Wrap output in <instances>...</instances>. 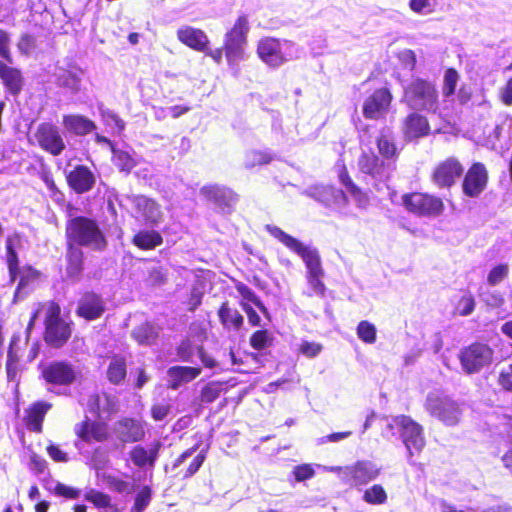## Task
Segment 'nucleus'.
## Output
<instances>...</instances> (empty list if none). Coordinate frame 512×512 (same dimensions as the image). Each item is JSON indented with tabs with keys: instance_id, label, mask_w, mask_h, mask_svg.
I'll list each match as a JSON object with an SVG mask.
<instances>
[{
	"instance_id": "9",
	"label": "nucleus",
	"mask_w": 512,
	"mask_h": 512,
	"mask_svg": "<svg viewBox=\"0 0 512 512\" xmlns=\"http://www.w3.org/2000/svg\"><path fill=\"white\" fill-rule=\"evenodd\" d=\"M402 201L408 211L421 216H438L444 209L440 198L423 193L406 194Z\"/></svg>"
},
{
	"instance_id": "46",
	"label": "nucleus",
	"mask_w": 512,
	"mask_h": 512,
	"mask_svg": "<svg viewBox=\"0 0 512 512\" xmlns=\"http://www.w3.org/2000/svg\"><path fill=\"white\" fill-rule=\"evenodd\" d=\"M237 291L244 300L253 303L265 316H268V310L259 299V297L245 284L237 285Z\"/></svg>"
},
{
	"instance_id": "59",
	"label": "nucleus",
	"mask_w": 512,
	"mask_h": 512,
	"mask_svg": "<svg viewBox=\"0 0 512 512\" xmlns=\"http://www.w3.org/2000/svg\"><path fill=\"white\" fill-rule=\"evenodd\" d=\"M0 57H2L10 64L13 62V58L10 52V36L3 29H0Z\"/></svg>"
},
{
	"instance_id": "41",
	"label": "nucleus",
	"mask_w": 512,
	"mask_h": 512,
	"mask_svg": "<svg viewBox=\"0 0 512 512\" xmlns=\"http://www.w3.org/2000/svg\"><path fill=\"white\" fill-rule=\"evenodd\" d=\"M113 163L121 171L129 172L135 166L136 162L133 157L126 151L113 149Z\"/></svg>"
},
{
	"instance_id": "15",
	"label": "nucleus",
	"mask_w": 512,
	"mask_h": 512,
	"mask_svg": "<svg viewBox=\"0 0 512 512\" xmlns=\"http://www.w3.org/2000/svg\"><path fill=\"white\" fill-rule=\"evenodd\" d=\"M488 174L481 163L473 164L465 175L462 187L465 195L477 197L486 188Z\"/></svg>"
},
{
	"instance_id": "35",
	"label": "nucleus",
	"mask_w": 512,
	"mask_h": 512,
	"mask_svg": "<svg viewBox=\"0 0 512 512\" xmlns=\"http://www.w3.org/2000/svg\"><path fill=\"white\" fill-rule=\"evenodd\" d=\"M67 275L70 278L77 279L82 272L83 251L80 247L68 244L67 251Z\"/></svg>"
},
{
	"instance_id": "63",
	"label": "nucleus",
	"mask_w": 512,
	"mask_h": 512,
	"mask_svg": "<svg viewBox=\"0 0 512 512\" xmlns=\"http://www.w3.org/2000/svg\"><path fill=\"white\" fill-rule=\"evenodd\" d=\"M322 345L316 342L303 341L300 345V352L308 358L316 357L322 351Z\"/></svg>"
},
{
	"instance_id": "26",
	"label": "nucleus",
	"mask_w": 512,
	"mask_h": 512,
	"mask_svg": "<svg viewBox=\"0 0 512 512\" xmlns=\"http://www.w3.org/2000/svg\"><path fill=\"white\" fill-rule=\"evenodd\" d=\"M88 408L99 418H107L117 410V400L106 393L93 394L89 397Z\"/></svg>"
},
{
	"instance_id": "17",
	"label": "nucleus",
	"mask_w": 512,
	"mask_h": 512,
	"mask_svg": "<svg viewBox=\"0 0 512 512\" xmlns=\"http://www.w3.org/2000/svg\"><path fill=\"white\" fill-rule=\"evenodd\" d=\"M463 167L455 158L441 162L433 172V182L438 187H450L462 175Z\"/></svg>"
},
{
	"instance_id": "14",
	"label": "nucleus",
	"mask_w": 512,
	"mask_h": 512,
	"mask_svg": "<svg viewBox=\"0 0 512 512\" xmlns=\"http://www.w3.org/2000/svg\"><path fill=\"white\" fill-rule=\"evenodd\" d=\"M43 379L52 385H70L76 378V373L71 365L66 362L56 361L42 367Z\"/></svg>"
},
{
	"instance_id": "58",
	"label": "nucleus",
	"mask_w": 512,
	"mask_h": 512,
	"mask_svg": "<svg viewBox=\"0 0 512 512\" xmlns=\"http://www.w3.org/2000/svg\"><path fill=\"white\" fill-rule=\"evenodd\" d=\"M167 281V276L164 270L160 267L152 268L149 271V275L146 279V282L149 286L157 287L165 284Z\"/></svg>"
},
{
	"instance_id": "27",
	"label": "nucleus",
	"mask_w": 512,
	"mask_h": 512,
	"mask_svg": "<svg viewBox=\"0 0 512 512\" xmlns=\"http://www.w3.org/2000/svg\"><path fill=\"white\" fill-rule=\"evenodd\" d=\"M180 42L197 51H206L209 39L204 31L190 26L182 27L177 31Z\"/></svg>"
},
{
	"instance_id": "2",
	"label": "nucleus",
	"mask_w": 512,
	"mask_h": 512,
	"mask_svg": "<svg viewBox=\"0 0 512 512\" xmlns=\"http://www.w3.org/2000/svg\"><path fill=\"white\" fill-rule=\"evenodd\" d=\"M67 243L75 246H85L92 250L102 251L107 246V240L98 224L87 217H74L66 224Z\"/></svg>"
},
{
	"instance_id": "38",
	"label": "nucleus",
	"mask_w": 512,
	"mask_h": 512,
	"mask_svg": "<svg viewBox=\"0 0 512 512\" xmlns=\"http://www.w3.org/2000/svg\"><path fill=\"white\" fill-rule=\"evenodd\" d=\"M379 153L388 161L397 156L394 136L390 130H382L377 138Z\"/></svg>"
},
{
	"instance_id": "37",
	"label": "nucleus",
	"mask_w": 512,
	"mask_h": 512,
	"mask_svg": "<svg viewBox=\"0 0 512 512\" xmlns=\"http://www.w3.org/2000/svg\"><path fill=\"white\" fill-rule=\"evenodd\" d=\"M221 324L226 329L234 328L240 329L243 325V316L238 310L231 308L227 303H223L218 311Z\"/></svg>"
},
{
	"instance_id": "60",
	"label": "nucleus",
	"mask_w": 512,
	"mask_h": 512,
	"mask_svg": "<svg viewBox=\"0 0 512 512\" xmlns=\"http://www.w3.org/2000/svg\"><path fill=\"white\" fill-rule=\"evenodd\" d=\"M101 115H102L104 122L107 125H109L113 128H116L119 132H121L124 129V127H125L124 121L113 111L108 110V109L102 110Z\"/></svg>"
},
{
	"instance_id": "44",
	"label": "nucleus",
	"mask_w": 512,
	"mask_h": 512,
	"mask_svg": "<svg viewBox=\"0 0 512 512\" xmlns=\"http://www.w3.org/2000/svg\"><path fill=\"white\" fill-rule=\"evenodd\" d=\"M357 336L367 344H373L376 341V327L374 324L363 320L357 326Z\"/></svg>"
},
{
	"instance_id": "51",
	"label": "nucleus",
	"mask_w": 512,
	"mask_h": 512,
	"mask_svg": "<svg viewBox=\"0 0 512 512\" xmlns=\"http://www.w3.org/2000/svg\"><path fill=\"white\" fill-rule=\"evenodd\" d=\"M6 372H7V378L9 381L17 382L18 381V374H19V368H18V359L14 352L12 351V348L8 351L7 355V362H6Z\"/></svg>"
},
{
	"instance_id": "52",
	"label": "nucleus",
	"mask_w": 512,
	"mask_h": 512,
	"mask_svg": "<svg viewBox=\"0 0 512 512\" xmlns=\"http://www.w3.org/2000/svg\"><path fill=\"white\" fill-rule=\"evenodd\" d=\"M324 274H307V282L309 287L313 291L314 294L323 297L325 295L326 286L322 281Z\"/></svg>"
},
{
	"instance_id": "13",
	"label": "nucleus",
	"mask_w": 512,
	"mask_h": 512,
	"mask_svg": "<svg viewBox=\"0 0 512 512\" xmlns=\"http://www.w3.org/2000/svg\"><path fill=\"white\" fill-rule=\"evenodd\" d=\"M392 98V94L388 88L375 90L364 102V116L368 119L384 117L389 110Z\"/></svg>"
},
{
	"instance_id": "61",
	"label": "nucleus",
	"mask_w": 512,
	"mask_h": 512,
	"mask_svg": "<svg viewBox=\"0 0 512 512\" xmlns=\"http://www.w3.org/2000/svg\"><path fill=\"white\" fill-rule=\"evenodd\" d=\"M193 345L189 339L182 340L177 347V356L184 362H193Z\"/></svg>"
},
{
	"instance_id": "12",
	"label": "nucleus",
	"mask_w": 512,
	"mask_h": 512,
	"mask_svg": "<svg viewBox=\"0 0 512 512\" xmlns=\"http://www.w3.org/2000/svg\"><path fill=\"white\" fill-rule=\"evenodd\" d=\"M35 137L42 149L55 156L61 154L66 147L58 127L51 123L40 124Z\"/></svg>"
},
{
	"instance_id": "6",
	"label": "nucleus",
	"mask_w": 512,
	"mask_h": 512,
	"mask_svg": "<svg viewBox=\"0 0 512 512\" xmlns=\"http://www.w3.org/2000/svg\"><path fill=\"white\" fill-rule=\"evenodd\" d=\"M250 25L247 16H239L233 27L224 36V52L230 66L237 65L245 59V49Z\"/></svg>"
},
{
	"instance_id": "30",
	"label": "nucleus",
	"mask_w": 512,
	"mask_h": 512,
	"mask_svg": "<svg viewBox=\"0 0 512 512\" xmlns=\"http://www.w3.org/2000/svg\"><path fill=\"white\" fill-rule=\"evenodd\" d=\"M0 78L11 94L17 95L22 90L23 77L20 70L3 61H0Z\"/></svg>"
},
{
	"instance_id": "25",
	"label": "nucleus",
	"mask_w": 512,
	"mask_h": 512,
	"mask_svg": "<svg viewBox=\"0 0 512 512\" xmlns=\"http://www.w3.org/2000/svg\"><path fill=\"white\" fill-rule=\"evenodd\" d=\"M69 186L77 193L89 191L94 183L93 173L85 166H77L67 175Z\"/></svg>"
},
{
	"instance_id": "32",
	"label": "nucleus",
	"mask_w": 512,
	"mask_h": 512,
	"mask_svg": "<svg viewBox=\"0 0 512 512\" xmlns=\"http://www.w3.org/2000/svg\"><path fill=\"white\" fill-rule=\"evenodd\" d=\"M50 408L51 405L46 402H37L33 404L27 410V415L25 418L28 429L35 432H40L44 417Z\"/></svg>"
},
{
	"instance_id": "50",
	"label": "nucleus",
	"mask_w": 512,
	"mask_h": 512,
	"mask_svg": "<svg viewBox=\"0 0 512 512\" xmlns=\"http://www.w3.org/2000/svg\"><path fill=\"white\" fill-rule=\"evenodd\" d=\"M85 499L87 501L92 502L96 507L98 508H107L111 503V499L109 495L104 494L102 492L96 491V490H89L85 494Z\"/></svg>"
},
{
	"instance_id": "42",
	"label": "nucleus",
	"mask_w": 512,
	"mask_h": 512,
	"mask_svg": "<svg viewBox=\"0 0 512 512\" xmlns=\"http://www.w3.org/2000/svg\"><path fill=\"white\" fill-rule=\"evenodd\" d=\"M363 499L369 504H383L387 500V494L381 485L375 484L364 492Z\"/></svg>"
},
{
	"instance_id": "34",
	"label": "nucleus",
	"mask_w": 512,
	"mask_h": 512,
	"mask_svg": "<svg viewBox=\"0 0 512 512\" xmlns=\"http://www.w3.org/2000/svg\"><path fill=\"white\" fill-rule=\"evenodd\" d=\"M131 335L140 345H152L158 338L159 328L150 322H145L135 327Z\"/></svg>"
},
{
	"instance_id": "28",
	"label": "nucleus",
	"mask_w": 512,
	"mask_h": 512,
	"mask_svg": "<svg viewBox=\"0 0 512 512\" xmlns=\"http://www.w3.org/2000/svg\"><path fill=\"white\" fill-rule=\"evenodd\" d=\"M201 373L200 368L186 367V366H173L167 371L169 376V387L171 389H178L181 385L189 383L194 380Z\"/></svg>"
},
{
	"instance_id": "57",
	"label": "nucleus",
	"mask_w": 512,
	"mask_h": 512,
	"mask_svg": "<svg viewBox=\"0 0 512 512\" xmlns=\"http://www.w3.org/2000/svg\"><path fill=\"white\" fill-rule=\"evenodd\" d=\"M347 193L351 195L359 208H366L369 202V198L367 194L362 192V190L354 183H348Z\"/></svg>"
},
{
	"instance_id": "11",
	"label": "nucleus",
	"mask_w": 512,
	"mask_h": 512,
	"mask_svg": "<svg viewBox=\"0 0 512 512\" xmlns=\"http://www.w3.org/2000/svg\"><path fill=\"white\" fill-rule=\"evenodd\" d=\"M394 423L401 428L403 442L408 450L409 458L414 453H419L425 446L422 426L405 415L395 417Z\"/></svg>"
},
{
	"instance_id": "43",
	"label": "nucleus",
	"mask_w": 512,
	"mask_h": 512,
	"mask_svg": "<svg viewBox=\"0 0 512 512\" xmlns=\"http://www.w3.org/2000/svg\"><path fill=\"white\" fill-rule=\"evenodd\" d=\"M18 275L20 276V280L15 291V298L20 297V294L26 289L30 282L39 277V272L31 267H27L23 270H19Z\"/></svg>"
},
{
	"instance_id": "48",
	"label": "nucleus",
	"mask_w": 512,
	"mask_h": 512,
	"mask_svg": "<svg viewBox=\"0 0 512 512\" xmlns=\"http://www.w3.org/2000/svg\"><path fill=\"white\" fill-rule=\"evenodd\" d=\"M151 501V490L149 487H143L136 495L132 512L144 511Z\"/></svg>"
},
{
	"instance_id": "54",
	"label": "nucleus",
	"mask_w": 512,
	"mask_h": 512,
	"mask_svg": "<svg viewBox=\"0 0 512 512\" xmlns=\"http://www.w3.org/2000/svg\"><path fill=\"white\" fill-rule=\"evenodd\" d=\"M220 392L221 386L218 383H209L201 391V401L212 403L219 397Z\"/></svg>"
},
{
	"instance_id": "19",
	"label": "nucleus",
	"mask_w": 512,
	"mask_h": 512,
	"mask_svg": "<svg viewBox=\"0 0 512 512\" xmlns=\"http://www.w3.org/2000/svg\"><path fill=\"white\" fill-rule=\"evenodd\" d=\"M200 193L224 212H228L237 201V195L231 189L218 185L204 186Z\"/></svg>"
},
{
	"instance_id": "49",
	"label": "nucleus",
	"mask_w": 512,
	"mask_h": 512,
	"mask_svg": "<svg viewBox=\"0 0 512 512\" xmlns=\"http://www.w3.org/2000/svg\"><path fill=\"white\" fill-rule=\"evenodd\" d=\"M271 340L272 338L267 330H259L252 334L250 344L254 349L261 350L268 347Z\"/></svg>"
},
{
	"instance_id": "22",
	"label": "nucleus",
	"mask_w": 512,
	"mask_h": 512,
	"mask_svg": "<svg viewBox=\"0 0 512 512\" xmlns=\"http://www.w3.org/2000/svg\"><path fill=\"white\" fill-rule=\"evenodd\" d=\"M115 434L122 442H137L143 439L145 430L143 425L135 419L124 418L115 424Z\"/></svg>"
},
{
	"instance_id": "29",
	"label": "nucleus",
	"mask_w": 512,
	"mask_h": 512,
	"mask_svg": "<svg viewBox=\"0 0 512 512\" xmlns=\"http://www.w3.org/2000/svg\"><path fill=\"white\" fill-rule=\"evenodd\" d=\"M75 432L79 438L86 442L92 440L101 442L107 438L106 427L99 422L84 421L76 425Z\"/></svg>"
},
{
	"instance_id": "8",
	"label": "nucleus",
	"mask_w": 512,
	"mask_h": 512,
	"mask_svg": "<svg viewBox=\"0 0 512 512\" xmlns=\"http://www.w3.org/2000/svg\"><path fill=\"white\" fill-rule=\"evenodd\" d=\"M459 359L465 373H478L481 369L491 364L493 350L487 344L474 343L461 350Z\"/></svg>"
},
{
	"instance_id": "21",
	"label": "nucleus",
	"mask_w": 512,
	"mask_h": 512,
	"mask_svg": "<svg viewBox=\"0 0 512 512\" xmlns=\"http://www.w3.org/2000/svg\"><path fill=\"white\" fill-rule=\"evenodd\" d=\"M105 311L103 299L92 292L85 293L79 301L77 314L87 320L100 318Z\"/></svg>"
},
{
	"instance_id": "39",
	"label": "nucleus",
	"mask_w": 512,
	"mask_h": 512,
	"mask_svg": "<svg viewBox=\"0 0 512 512\" xmlns=\"http://www.w3.org/2000/svg\"><path fill=\"white\" fill-rule=\"evenodd\" d=\"M126 376V363L121 357H115L111 360L108 370L107 377L113 384H119L124 380Z\"/></svg>"
},
{
	"instance_id": "10",
	"label": "nucleus",
	"mask_w": 512,
	"mask_h": 512,
	"mask_svg": "<svg viewBox=\"0 0 512 512\" xmlns=\"http://www.w3.org/2000/svg\"><path fill=\"white\" fill-rule=\"evenodd\" d=\"M359 170L368 175L374 183L386 182L394 170L390 161L385 162L372 152H363L358 159Z\"/></svg>"
},
{
	"instance_id": "4",
	"label": "nucleus",
	"mask_w": 512,
	"mask_h": 512,
	"mask_svg": "<svg viewBox=\"0 0 512 512\" xmlns=\"http://www.w3.org/2000/svg\"><path fill=\"white\" fill-rule=\"evenodd\" d=\"M45 307V333L46 343L54 348L62 347L72 333L71 321L61 316V308L55 302H48Z\"/></svg>"
},
{
	"instance_id": "16",
	"label": "nucleus",
	"mask_w": 512,
	"mask_h": 512,
	"mask_svg": "<svg viewBox=\"0 0 512 512\" xmlns=\"http://www.w3.org/2000/svg\"><path fill=\"white\" fill-rule=\"evenodd\" d=\"M305 194L326 206L343 208L348 203L346 194L333 186H312L305 191Z\"/></svg>"
},
{
	"instance_id": "18",
	"label": "nucleus",
	"mask_w": 512,
	"mask_h": 512,
	"mask_svg": "<svg viewBox=\"0 0 512 512\" xmlns=\"http://www.w3.org/2000/svg\"><path fill=\"white\" fill-rule=\"evenodd\" d=\"M161 446L162 443L158 440L150 443L147 447L136 445L129 452L130 459L138 468L152 469L158 459Z\"/></svg>"
},
{
	"instance_id": "53",
	"label": "nucleus",
	"mask_w": 512,
	"mask_h": 512,
	"mask_svg": "<svg viewBox=\"0 0 512 512\" xmlns=\"http://www.w3.org/2000/svg\"><path fill=\"white\" fill-rule=\"evenodd\" d=\"M474 308L475 300L471 294L463 295L456 306V310L461 316L470 315L474 311Z\"/></svg>"
},
{
	"instance_id": "24",
	"label": "nucleus",
	"mask_w": 512,
	"mask_h": 512,
	"mask_svg": "<svg viewBox=\"0 0 512 512\" xmlns=\"http://www.w3.org/2000/svg\"><path fill=\"white\" fill-rule=\"evenodd\" d=\"M131 202L136 213L141 216L144 220L157 223L161 218V210L159 205L152 199L137 195L131 198Z\"/></svg>"
},
{
	"instance_id": "33",
	"label": "nucleus",
	"mask_w": 512,
	"mask_h": 512,
	"mask_svg": "<svg viewBox=\"0 0 512 512\" xmlns=\"http://www.w3.org/2000/svg\"><path fill=\"white\" fill-rule=\"evenodd\" d=\"M81 75L82 71L80 69H59L56 74L57 85L68 89L72 93H77L81 87Z\"/></svg>"
},
{
	"instance_id": "62",
	"label": "nucleus",
	"mask_w": 512,
	"mask_h": 512,
	"mask_svg": "<svg viewBox=\"0 0 512 512\" xmlns=\"http://www.w3.org/2000/svg\"><path fill=\"white\" fill-rule=\"evenodd\" d=\"M17 47L22 54L29 55L36 47V40L30 34H23L19 39Z\"/></svg>"
},
{
	"instance_id": "23",
	"label": "nucleus",
	"mask_w": 512,
	"mask_h": 512,
	"mask_svg": "<svg viewBox=\"0 0 512 512\" xmlns=\"http://www.w3.org/2000/svg\"><path fill=\"white\" fill-rule=\"evenodd\" d=\"M430 126L425 116L413 111L404 121L403 132L407 140H414L429 134Z\"/></svg>"
},
{
	"instance_id": "45",
	"label": "nucleus",
	"mask_w": 512,
	"mask_h": 512,
	"mask_svg": "<svg viewBox=\"0 0 512 512\" xmlns=\"http://www.w3.org/2000/svg\"><path fill=\"white\" fill-rule=\"evenodd\" d=\"M6 252L10 281L14 282L18 276V272L20 269L18 267V256L15 250L13 249L12 242L10 239L6 241Z\"/></svg>"
},
{
	"instance_id": "3",
	"label": "nucleus",
	"mask_w": 512,
	"mask_h": 512,
	"mask_svg": "<svg viewBox=\"0 0 512 512\" xmlns=\"http://www.w3.org/2000/svg\"><path fill=\"white\" fill-rule=\"evenodd\" d=\"M257 55L270 68H278L297 57L296 45L285 39L264 37L258 41Z\"/></svg>"
},
{
	"instance_id": "56",
	"label": "nucleus",
	"mask_w": 512,
	"mask_h": 512,
	"mask_svg": "<svg viewBox=\"0 0 512 512\" xmlns=\"http://www.w3.org/2000/svg\"><path fill=\"white\" fill-rule=\"evenodd\" d=\"M409 6L414 12L427 15L433 12L435 0H410Z\"/></svg>"
},
{
	"instance_id": "36",
	"label": "nucleus",
	"mask_w": 512,
	"mask_h": 512,
	"mask_svg": "<svg viewBox=\"0 0 512 512\" xmlns=\"http://www.w3.org/2000/svg\"><path fill=\"white\" fill-rule=\"evenodd\" d=\"M133 244L140 249L150 250L162 244V236L154 230H143L134 235Z\"/></svg>"
},
{
	"instance_id": "20",
	"label": "nucleus",
	"mask_w": 512,
	"mask_h": 512,
	"mask_svg": "<svg viewBox=\"0 0 512 512\" xmlns=\"http://www.w3.org/2000/svg\"><path fill=\"white\" fill-rule=\"evenodd\" d=\"M381 469L371 461H358L344 468V473L350 476L354 485H365L376 479Z\"/></svg>"
},
{
	"instance_id": "1",
	"label": "nucleus",
	"mask_w": 512,
	"mask_h": 512,
	"mask_svg": "<svg viewBox=\"0 0 512 512\" xmlns=\"http://www.w3.org/2000/svg\"><path fill=\"white\" fill-rule=\"evenodd\" d=\"M438 97V90L432 81L417 77L403 87L401 101L412 111H424L441 117Z\"/></svg>"
},
{
	"instance_id": "55",
	"label": "nucleus",
	"mask_w": 512,
	"mask_h": 512,
	"mask_svg": "<svg viewBox=\"0 0 512 512\" xmlns=\"http://www.w3.org/2000/svg\"><path fill=\"white\" fill-rule=\"evenodd\" d=\"M508 275V266L500 264L494 267L488 274L487 281L490 285L494 286L502 282Z\"/></svg>"
},
{
	"instance_id": "7",
	"label": "nucleus",
	"mask_w": 512,
	"mask_h": 512,
	"mask_svg": "<svg viewBox=\"0 0 512 512\" xmlns=\"http://www.w3.org/2000/svg\"><path fill=\"white\" fill-rule=\"evenodd\" d=\"M424 406L431 416L447 426H455L460 422L462 409L449 396L438 392H430L426 397Z\"/></svg>"
},
{
	"instance_id": "64",
	"label": "nucleus",
	"mask_w": 512,
	"mask_h": 512,
	"mask_svg": "<svg viewBox=\"0 0 512 512\" xmlns=\"http://www.w3.org/2000/svg\"><path fill=\"white\" fill-rule=\"evenodd\" d=\"M499 384L508 391H512V363L503 367L499 375Z\"/></svg>"
},
{
	"instance_id": "31",
	"label": "nucleus",
	"mask_w": 512,
	"mask_h": 512,
	"mask_svg": "<svg viewBox=\"0 0 512 512\" xmlns=\"http://www.w3.org/2000/svg\"><path fill=\"white\" fill-rule=\"evenodd\" d=\"M62 124L68 132L80 136L86 135L96 128L93 121L82 115H64Z\"/></svg>"
},
{
	"instance_id": "40",
	"label": "nucleus",
	"mask_w": 512,
	"mask_h": 512,
	"mask_svg": "<svg viewBox=\"0 0 512 512\" xmlns=\"http://www.w3.org/2000/svg\"><path fill=\"white\" fill-rule=\"evenodd\" d=\"M273 160V155L267 151L251 150L244 156L246 168H253L256 165L268 164Z\"/></svg>"
},
{
	"instance_id": "5",
	"label": "nucleus",
	"mask_w": 512,
	"mask_h": 512,
	"mask_svg": "<svg viewBox=\"0 0 512 512\" xmlns=\"http://www.w3.org/2000/svg\"><path fill=\"white\" fill-rule=\"evenodd\" d=\"M266 230L288 249L302 258L307 268V274H324L321 258L316 248L304 245L298 239L287 234L277 226L266 225Z\"/></svg>"
},
{
	"instance_id": "47",
	"label": "nucleus",
	"mask_w": 512,
	"mask_h": 512,
	"mask_svg": "<svg viewBox=\"0 0 512 512\" xmlns=\"http://www.w3.org/2000/svg\"><path fill=\"white\" fill-rule=\"evenodd\" d=\"M459 80L458 72L455 69H448L444 75V84L442 88L443 95L450 97L454 94Z\"/></svg>"
}]
</instances>
